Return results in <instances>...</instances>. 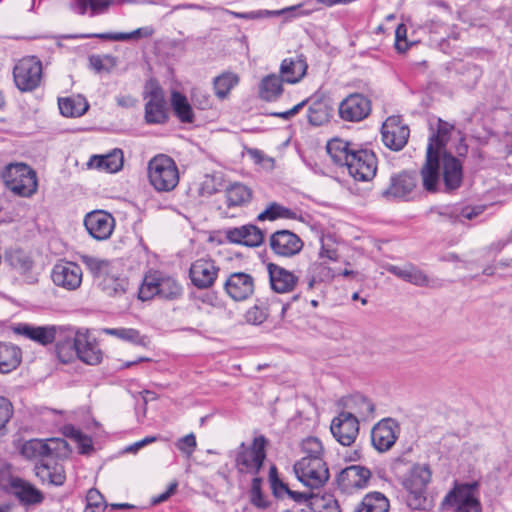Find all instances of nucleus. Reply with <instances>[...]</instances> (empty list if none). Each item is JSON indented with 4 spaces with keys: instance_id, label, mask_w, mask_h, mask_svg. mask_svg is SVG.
I'll list each match as a JSON object with an SVG mask.
<instances>
[{
    "instance_id": "obj_36",
    "label": "nucleus",
    "mask_w": 512,
    "mask_h": 512,
    "mask_svg": "<svg viewBox=\"0 0 512 512\" xmlns=\"http://www.w3.org/2000/svg\"><path fill=\"white\" fill-rule=\"evenodd\" d=\"M307 64L305 60L297 57L286 58L280 65V75L286 83L295 84L306 74Z\"/></svg>"
},
{
    "instance_id": "obj_49",
    "label": "nucleus",
    "mask_w": 512,
    "mask_h": 512,
    "mask_svg": "<svg viewBox=\"0 0 512 512\" xmlns=\"http://www.w3.org/2000/svg\"><path fill=\"white\" fill-rule=\"evenodd\" d=\"M331 116V107L323 101H314L308 108V122L313 126L327 123Z\"/></svg>"
},
{
    "instance_id": "obj_14",
    "label": "nucleus",
    "mask_w": 512,
    "mask_h": 512,
    "mask_svg": "<svg viewBox=\"0 0 512 512\" xmlns=\"http://www.w3.org/2000/svg\"><path fill=\"white\" fill-rule=\"evenodd\" d=\"M54 342L58 359L62 363H70L77 357L81 344L85 342V334L59 326V333Z\"/></svg>"
},
{
    "instance_id": "obj_37",
    "label": "nucleus",
    "mask_w": 512,
    "mask_h": 512,
    "mask_svg": "<svg viewBox=\"0 0 512 512\" xmlns=\"http://www.w3.org/2000/svg\"><path fill=\"white\" fill-rule=\"evenodd\" d=\"M431 481V471L427 465H413L404 477L402 485L404 489H427Z\"/></svg>"
},
{
    "instance_id": "obj_5",
    "label": "nucleus",
    "mask_w": 512,
    "mask_h": 512,
    "mask_svg": "<svg viewBox=\"0 0 512 512\" xmlns=\"http://www.w3.org/2000/svg\"><path fill=\"white\" fill-rule=\"evenodd\" d=\"M267 439L260 435L253 439L251 446L242 442L236 450L235 467L239 473L257 476L266 459Z\"/></svg>"
},
{
    "instance_id": "obj_47",
    "label": "nucleus",
    "mask_w": 512,
    "mask_h": 512,
    "mask_svg": "<svg viewBox=\"0 0 512 512\" xmlns=\"http://www.w3.org/2000/svg\"><path fill=\"white\" fill-rule=\"evenodd\" d=\"M80 259L97 283L114 268L112 262L90 255H82Z\"/></svg>"
},
{
    "instance_id": "obj_35",
    "label": "nucleus",
    "mask_w": 512,
    "mask_h": 512,
    "mask_svg": "<svg viewBox=\"0 0 512 512\" xmlns=\"http://www.w3.org/2000/svg\"><path fill=\"white\" fill-rule=\"evenodd\" d=\"M356 145L339 138H334L328 141L326 150L336 165L346 166L350 159V154L353 153Z\"/></svg>"
},
{
    "instance_id": "obj_59",
    "label": "nucleus",
    "mask_w": 512,
    "mask_h": 512,
    "mask_svg": "<svg viewBox=\"0 0 512 512\" xmlns=\"http://www.w3.org/2000/svg\"><path fill=\"white\" fill-rule=\"evenodd\" d=\"M268 315L267 307L263 302H260L247 310L245 319L249 324L260 325L267 319Z\"/></svg>"
},
{
    "instance_id": "obj_24",
    "label": "nucleus",
    "mask_w": 512,
    "mask_h": 512,
    "mask_svg": "<svg viewBox=\"0 0 512 512\" xmlns=\"http://www.w3.org/2000/svg\"><path fill=\"white\" fill-rule=\"evenodd\" d=\"M442 156V178L444 192L450 193L460 188L463 182V164L451 153L444 152Z\"/></svg>"
},
{
    "instance_id": "obj_56",
    "label": "nucleus",
    "mask_w": 512,
    "mask_h": 512,
    "mask_svg": "<svg viewBox=\"0 0 512 512\" xmlns=\"http://www.w3.org/2000/svg\"><path fill=\"white\" fill-rule=\"evenodd\" d=\"M262 482L261 477L255 476L251 482V488L249 491L250 503L259 509H266L270 506V501L262 493Z\"/></svg>"
},
{
    "instance_id": "obj_42",
    "label": "nucleus",
    "mask_w": 512,
    "mask_h": 512,
    "mask_svg": "<svg viewBox=\"0 0 512 512\" xmlns=\"http://www.w3.org/2000/svg\"><path fill=\"white\" fill-rule=\"evenodd\" d=\"M389 500L380 492L366 494L353 512H389Z\"/></svg>"
},
{
    "instance_id": "obj_48",
    "label": "nucleus",
    "mask_w": 512,
    "mask_h": 512,
    "mask_svg": "<svg viewBox=\"0 0 512 512\" xmlns=\"http://www.w3.org/2000/svg\"><path fill=\"white\" fill-rule=\"evenodd\" d=\"M239 77L231 72H225L213 80L215 95L223 100L227 98L230 91L238 84Z\"/></svg>"
},
{
    "instance_id": "obj_62",
    "label": "nucleus",
    "mask_w": 512,
    "mask_h": 512,
    "mask_svg": "<svg viewBox=\"0 0 512 512\" xmlns=\"http://www.w3.org/2000/svg\"><path fill=\"white\" fill-rule=\"evenodd\" d=\"M197 442L196 437L193 433H190L182 438H180L177 443L176 447L181 452L185 453L187 456H191L196 448Z\"/></svg>"
},
{
    "instance_id": "obj_38",
    "label": "nucleus",
    "mask_w": 512,
    "mask_h": 512,
    "mask_svg": "<svg viewBox=\"0 0 512 512\" xmlns=\"http://www.w3.org/2000/svg\"><path fill=\"white\" fill-rule=\"evenodd\" d=\"M114 0H74L71 9L79 15L94 17L106 13Z\"/></svg>"
},
{
    "instance_id": "obj_55",
    "label": "nucleus",
    "mask_w": 512,
    "mask_h": 512,
    "mask_svg": "<svg viewBox=\"0 0 512 512\" xmlns=\"http://www.w3.org/2000/svg\"><path fill=\"white\" fill-rule=\"evenodd\" d=\"M60 113L65 117H79L82 116L88 109L86 102L80 101L76 104L72 98H62L58 102Z\"/></svg>"
},
{
    "instance_id": "obj_1",
    "label": "nucleus",
    "mask_w": 512,
    "mask_h": 512,
    "mask_svg": "<svg viewBox=\"0 0 512 512\" xmlns=\"http://www.w3.org/2000/svg\"><path fill=\"white\" fill-rule=\"evenodd\" d=\"M71 453L68 442L62 438L47 440L32 439L22 447V454L27 458L41 457L34 466L36 477L42 482L54 486H61L66 480L62 464L54 459L67 458Z\"/></svg>"
},
{
    "instance_id": "obj_64",
    "label": "nucleus",
    "mask_w": 512,
    "mask_h": 512,
    "mask_svg": "<svg viewBox=\"0 0 512 512\" xmlns=\"http://www.w3.org/2000/svg\"><path fill=\"white\" fill-rule=\"evenodd\" d=\"M496 471L501 477L505 479L510 478L512 476V455H508L502 459L497 464Z\"/></svg>"
},
{
    "instance_id": "obj_32",
    "label": "nucleus",
    "mask_w": 512,
    "mask_h": 512,
    "mask_svg": "<svg viewBox=\"0 0 512 512\" xmlns=\"http://www.w3.org/2000/svg\"><path fill=\"white\" fill-rule=\"evenodd\" d=\"M12 494L24 506H35L44 501V494L34 485L21 478L12 483Z\"/></svg>"
},
{
    "instance_id": "obj_52",
    "label": "nucleus",
    "mask_w": 512,
    "mask_h": 512,
    "mask_svg": "<svg viewBox=\"0 0 512 512\" xmlns=\"http://www.w3.org/2000/svg\"><path fill=\"white\" fill-rule=\"evenodd\" d=\"M297 219V213L287 207H284L276 202H272L268 205V207L262 211L258 216L257 220L265 221L270 220L274 221L276 219Z\"/></svg>"
},
{
    "instance_id": "obj_2",
    "label": "nucleus",
    "mask_w": 512,
    "mask_h": 512,
    "mask_svg": "<svg viewBox=\"0 0 512 512\" xmlns=\"http://www.w3.org/2000/svg\"><path fill=\"white\" fill-rule=\"evenodd\" d=\"M442 512H482L477 481L455 483L441 502Z\"/></svg>"
},
{
    "instance_id": "obj_29",
    "label": "nucleus",
    "mask_w": 512,
    "mask_h": 512,
    "mask_svg": "<svg viewBox=\"0 0 512 512\" xmlns=\"http://www.w3.org/2000/svg\"><path fill=\"white\" fill-rule=\"evenodd\" d=\"M15 332L42 346H47L55 341L59 333V326L46 325L34 326L27 323L19 324Z\"/></svg>"
},
{
    "instance_id": "obj_30",
    "label": "nucleus",
    "mask_w": 512,
    "mask_h": 512,
    "mask_svg": "<svg viewBox=\"0 0 512 512\" xmlns=\"http://www.w3.org/2000/svg\"><path fill=\"white\" fill-rule=\"evenodd\" d=\"M267 270L273 291L277 293H288L295 288L298 277L293 272L274 263H269Z\"/></svg>"
},
{
    "instance_id": "obj_51",
    "label": "nucleus",
    "mask_w": 512,
    "mask_h": 512,
    "mask_svg": "<svg viewBox=\"0 0 512 512\" xmlns=\"http://www.w3.org/2000/svg\"><path fill=\"white\" fill-rule=\"evenodd\" d=\"M76 358L88 365H97L102 361V351L96 343L89 341L85 334V342L81 344Z\"/></svg>"
},
{
    "instance_id": "obj_23",
    "label": "nucleus",
    "mask_w": 512,
    "mask_h": 512,
    "mask_svg": "<svg viewBox=\"0 0 512 512\" xmlns=\"http://www.w3.org/2000/svg\"><path fill=\"white\" fill-rule=\"evenodd\" d=\"M440 158L441 155L432 152V148L427 147L425 163L420 170L422 186L429 193H436L440 190Z\"/></svg>"
},
{
    "instance_id": "obj_63",
    "label": "nucleus",
    "mask_w": 512,
    "mask_h": 512,
    "mask_svg": "<svg viewBox=\"0 0 512 512\" xmlns=\"http://www.w3.org/2000/svg\"><path fill=\"white\" fill-rule=\"evenodd\" d=\"M86 506L98 508H108V504L104 500V496L95 488L90 489L86 495Z\"/></svg>"
},
{
    "instance_id": "obj_12",
    "label": "nucleus",
    "mask_w": 512,
    "mask_h": 512,
    "mask_svg": "<svg viewBox=\"0 0 512 512\" xmlns=\"http://www.w3.org/2000/svg\"><path fill=\"white\" fill-rule=\"evenodd\" d=\"M144 119L147 124H164L169 119L168 107L163 89L158 84H151L145 92Z\"/></svg>"
},
{
    "instance_id": "obj_18",
    "label": "nucleus",
    "mask_w": 512,
    "mask_h": 512,
    "mask_svg": "<svg viewBox=\"0 0 512 512\" xmlns=\"http://www.w3.org/2000/svg\"><path fill=\"white\" fill-rule=\"evenodd\" d=\"M84 226L92 238L103 241L112 235L115 219L104 210H94L87 213L84 217Z\"/></svg>"
},
{
    "instance_id": "obj_15",
    "label": "nucleus",
    "mask_w": 512,
    "mask_h": 512,
    "mask_svg": "<svg viewBox=\"0 0 512 512\" xmlns=\"http://www.w3.org/2000/svg\"><path fill=\"white\" fill-rule=\"evenodd\" d=\"M269 246L280 257L291 258L303 249V240L290 230H277L270 235Z\"/></svg>"
},
{
    "instance_id": "obj_17",
    "label": "nucleus",
    "mask_w": 512,
    "mask_h": 512,
    "mask_svg": "<svg viewBox=\"0 0 512 512\" xmlns=\"http://www.w3.org/2000/svg\"><path fill=\"white\" fill-rule=\"evenodd\" d=\"M381 134L386 147L394 151H400L407 144L410 130L399 117L391 116L383 123Z\"/></svg>"
},
{
    "instance_id": "obj_11",
    "label": "nucleus",
    "mask_w": 512,
    "mask_h": 512,
    "mask_svg": "<svg viewBox=\"0 0 512 512\" xmlns=\"http://www.w3.org/2000/svg\"><path fill=\"white\" fill-rule=\"evenodd\" d=\"M445 71L449 79H453L467 89H473L483 75V70L479 65L462 59H453L446 63Z\"/></svg>"
},
{
    "instance_id": "obj_26",
    "label": "nucleus",
    "mask_w": 512,
    "mask_h": 512,
    "mask_svg": "<svg viewBox=\"0 0 512 512\" xmlns=\"http://www.w3.org/2000/svg\"><path fill=\"white\" fill-rule=\"evenodd\" d=\"M226 293L235 301H244L254 293V279L250 274L235 272L224 283Z\"/></svg>"
},
{
    "instance_id": "obj_27",
    "label": "nucleus",
    "mask_w": 512,
    "mask_h": 512,
    "mask_svg": "<svg viewBox=\"0 0 512 512\" xmlns=\"http://www.w3.org/2000/svg\"><path fill=\"white\" fill-rule=\"evenodd\" d=\"M225 237L230 243L247 247H258L264 241L263 232L253 224L228 228L225 230Z\"/></svg>"
},
{
    "instance_id": "obj_58",
    "label": "nucleus",
    "mask_w": 512,
    "mask_h": 512,
    "mask_svg": "<svg viewBox=\"0 0 512 512\" xmlns=\"http://www.w3.org/2000/svg\"><path fill=\"white\" fill-rule=\"evenodd\" d=\"M302 6H303V4H300L298 6H291V7L282 9L280 11L258 10V11H251V12H245V13L230 11V14L234 18H239V19H258V18H262L264 16L284 14L288 11L300 9V8H302Z\"/></svg>"
},
{
    "instance_id": "obj_3",
    "label": "nucleus",
    "mask_w": 512,
    "mask_h": 512,
    "mask_svg": "<svg viewBox=\"0 0 512 512\" xmlns=\"http://www.w3.org/2000/svg\"><path fill=\"white\" fill-rule=\"evenodd\" d=\"M5 186L20 197H31L38 188L36 172L25 163H9L3 167Z\"/></svg>"
},
{
    "instance_id": "obj_19",
    "label": "nucleus",
    "mask_w": 512,
    "mask_h": 512,
    "mask_svg": "<svg viewBox=\"0 0 512 512\" xmlns=\"http://www.w3.org/2000/svg\"><path fill=\"white\" fill-rule=\"evenodd\" d=\"M399 433L400 426L396 420L382 419L371 430L372 444L379 452H386L395 444Z\"/></svg>"
},
{
    "instance_id": "obj_4",
    "label": "nucleus",
    "mask_w": 512,
    "mask_h": 512,
    "mask_svg": "<svg viewBox=\"0 0 512 512\" xmlns=\"http://www.w3.org/2000/svg\"><path fill=\"white\" fill-rule=\"evenodd\" d=\"M150 184L159 192L172 191L179 182L175 161L164 154L153 157L148 163Z\"/></svg>"
},
{
    "instance_id": "obj_21",
    "label": "nucleus",
    "mask_w": 512,
    "mask_h": 512,
    "mask_svg": "<svg viewBox=\"0 0 512 512\" xmlns=\"http://www.w3.org/2000/svg\"><path fill=\"white\" fill-rule=\"evenodd\" d=\"M219 267L210 258H200L194 261L189 269L192 284L198 289H208L217 279Z\"/></svg>"
},
{
    "instance_id": "obj_40",
    "label": "nucleus",
    "mask_w": 512,
    "mask_h": 512,
    "mask_svg": "<svg viewBox=\"0 0 512 512\" xmlns=\"http://www.w3.org/2000/svg\"><path fill=\"white\" fill-rule=\"evenodd\" d=\"M21 350L6 342H0V373L6 374L15 370L21 363Z\"/></svg>"
},
{
    "instance_id": "obj_28",
    "label": "nucleus",
    "mask_w": 512,
    "mask_h": 512,
    "mask_svg": "<svg viewBox=\"0 0 512 512\" xmlns=\"http://www.w3.org/2000/svg\"><path fill=\"white\" fill-rule=\"evenodd\" d=\"M343 410L351 414L356 420L366 421L374 417L375 406L373 402L362 394H353L341 400Z\"/></svg>"
},
{
    "instance_id": "obj_13",
    "label": "nucleus",
    "mask_w": 512,
    "mask_h": 512,
    "mask_svg": "<svg viewBox=\"0 0 512 512\" xmlns=\"http://www.w3.org/2000/svg\"><path fill=\"white\" fill-rule=\"evenodd\" d=\"M372 111L371 100L362 93H351L339 104V117L346 122H360Z\"/></svg>"
},
{
    "instance_id": "obj_7",
    "label": "nucleus",
    "mask_w": 512,
    "mask_h": 512,
    "mask_svg": "<svg viewBox=\"0 0 512 512\" xmlns=\"http://www.w3.org/2000/svg\"><path fill=\"white\" fill-rule=\"evenodd\" d=\"M42 72V62L37 56H25L13 68L14 83L22 92L33 91L41 83Z\"/></svg>"
},
{
    "instance_id": "obj_9",
    "label": "nucleus",
    "mask_w": 512,
    "mask_h": 512,
    "mask_svg": "<svg viewBox=\"0 0 512 512\" xmlns=\"http://www.w3.org/2000/svg\"><path fill=\"white\" fill-rule=\"evenodd\" d=\"M297 479L310 489L322 487L329 479V470L324 460L300 459L294 464Z\"/></svg>"
},
{
    "instance_id": "obj_61",
    "label": "nucleus",
    "mask_w": 512,
    "mask_h": 512,
    "mask_svg": "<svg viewBox=\"0 0 512 512\" xmlns=\"http://www.w3.org/2000/svg\"><path fill=\"white\" fill-rule=\"evenodd\" d=\"M13 415V406L11 402L0 396V431L6 428L7 423Z\"/></svg>"
},
{
    "instance_id": "obj_44",
    "label": "nucleus",
    "mask_w": 512,
    "mask_h": 512,
    "mask_svg": "<svg viewBox=\"0 0 512 512\" xmlns=\"http://www.w3.org/2000/svg\"><path fill=\"white\" fill-rule=\"evenodd\" d=\"M406 492L405 501L412 510H431L434 506V499L428 495L427 489H404Z\"/></svg>"
},
{
    "instance_id": "obj_8",
    "label": "nucleus",
    "mask_w": 512,
    "mask_h": 512,
    "mask_svg": "<svg viewBox=\"0 0 512 512\" xmlns=\"http://www.w3.org/2000/svg\"><path fill=\"white\" fill-rule=\"evenodd\" d=\"M349 174L357 181L372 180L377 171V158L375 153L356 145L346 165Z\"/></svg>"
},
{
    "instance_id": "obj_34",
    "label": "nucleus",
    "mask_w": 512,
    "mask_h": 512,
    "mask_svg": "<svg viewBox=\"0 0 512 512\" xmlns=\"http://www.w3.org/2000/svg\"><path fill=\"white\" fill-rule=\"evenodd\" d=\"M123 152L115 148L105 155H94L90 158L88 165L109 173H116L123 167Z\"/></svg>"
},
{
    "instance_id": "obj_20",
    "label": "nucleus",
    "mask_w": 512,
    "mask_h": 512,
    "mask_svg": "<svg viewBox=\"0 0 512 512\" xmlns=\"http://www.w3.org/2000/svg\"><path fill=\"white\" fill-rule=\"evenodd\" d=\"M371 475V471L364 466L350 465L340 471L337 484L343 492L352 493L354 490L366 488Z\"/></svg>"
},
{
    "instance_id": "obj_22",
    "label": "nucleus",
    "mask_w": 512,
    "mask_h": 512,
    "mask_svg": "<svg viewBox=\"0 0 512 512\" xmlns=\"http://www.w3.org/2000/svg\"><path fill=\"white\" fill-rule=\"evenodd\" d=\"M55 285L67 290H75L82 282L81 267L71 261H61L54 265L51 273Z\"/></svg>"
},
{
    "instance_id": "obj_41",
    "label": "nucleus",
    "mask_w": 512,
    "mask_h": 512,
    "mask_svg": "<svg viewBox=\"0 0 512 512\" xmlns=\"http://www.w3.org/2000/svg\"><path fill=\"white\" fill-rule=\"evenodd\" d=\"M453 129L454 125L442 119H438L437 129L430 135L427 147L431 146L432 152H435L440 155L446 152L445 148L450 139V135Z\"/></svg>"
},
{
    "instance_id": "obj_46",
    "label": "nucleus",
    "mask_w": 512,
    "mask_h": 512,
    "mask_svg": "<svg viewBox=\"0 0 512 512\" xmlns=\"http://www.w3.org/2000/svg\"><path fill=\"white\" fill-rule=\"evenodd\" d=\"M101 332L134 345L146 347L149 344L148 337L141 335L140 332L134 328H102Z\"/></svg>"
},
{
    "instance_id": "obj_57",
    "label": "nucleus",
    "mask_w": 512,
    "mask_h": 512,
    "mask_svg": "<svg viewBox=\"0 0 512 512\" xmlns=\"http://www.w3.org/2000/svg\"><path fill=\"white\" fill-rule=\"evenodd\" d=\"M483 212V207H463L451 209L449 212H441L440 216L447 217L451 222H460L462 218L471 220Z\"/></svg>"
},
{
    "instance_id": "obj_25",
    "label": "nucleus",
    "mask_w": 512,
    "mask_h": 512,
    "mask_svg": "<svg viewBox=\"0 0 512 512\" xmlns=\"http://www.w3.org/2000/svg\"><path fill=\"white\" fill-rule=\"evenodd\" d=\"M388 271L398 278L419 287L440 288L442 281L437 278H430L424 271L413 264L405 267L391 265Z\"/></svg>"
},
{
    "instance_id": "obj_10",
    "label": "nucleus",
    "mask_w": 512,
    "mask_h": 512,
    "mask_svg": "<svg viewBox=\"0 0 512 512\" xmlns=\"http://www.w3.org/2000/svg\"><path fill=\"white\" fill-rule=\"evenodd\" d=\"M418 177L415 172L402 171L391 175L389 186L381 192L388 200L409 201L416 190Z\"/></svg>"
},
{
    "instance_id": "obj_43",
    "label": "nucleus",
    "mask_w": 512,
    "mask_h": 512,
    "mask_svg": "<svg viewBox=\"0 0 512 512\" xmlns=\"http://www.w3.org/2000/svg\"><path fill=\"white\" fill-rule=\"evenodd\" d=\"M228 207H240L247 205L252 199V190L239 182L230 184L225 189Z\"/></svg>"
},
{
    "instance_id": "obj_54",
    "label": "nucleus",
    "mask_w": 512,
    "mask_h": 512,
    "mask_svg": "<svg viewBox=\"0 0 512 512\" xmlns=\"http://www.w3.org/2000/svg\"><path fill=\"white\" fill-rule=\"evenodd\" d=\"M302 452L305 454L301 459L310 461L323 460L324 448L322 442L313 436L305 438L301 443Z\"/></svg>"
},
{
    "instance_id": "obj_16",
    "label": "nucleus",
    "mask_w": 512,
    "mask_h": 512,
    "mask_svg": "<svg viewBox=\"0 0 512 512\" xmlns=\"http://www.w3.org/2000/svg\"><path fill=\"white\" fill-rule=\"evenodd\" d=\"M330 431L339 444L351 446L359 434V421L351 414L340 411L332 419Z\"/></svg>"
},
{
    "instance_id": "obj_31",
    "label": "nucleus",
    "mask_w": 512,
    "mask_h": 512,
    "mask_svg": "<svg viewBox=\"0 0 512 512\" xmlns=\"http://www.w3.org/2000/svg\"><path fill=\"white\" fill-rule=\"evenodd\" d=\"M154 34V29L151 26H145L141 28H137L136 30L128 33L118 32V33H88V34H80V35H67L64 36L65 39H90V38H98L102 40H112V41H129V40H139L142 38H149Z\"/></svg>"
},
{
    "instance_id": "obj_45",
    "label": "nucleus",
    "mask_w": 512,
    "mask_h": 512,
    "mask_svg": "<svg viewBox=\"0 0 512 512\" xmlns=\"http://www.w3.org/2000/svg\"><path fill=\"white\" fill-rule=\"evenodd\" d=\"M171 106L175 116L182 123H193L194 113L187 97L178 91L171 94Z\"/></svg>"
},
{
    "instance_id": "obj_53",
    "label": "nucleus",
    "mask_w": 512,
    "mask_h": 512,
    "mask_svg": "<svg viewBox=\"0 0 512 512\" xmlns=\"http://www.w3.org/2000/svg\"><path fill=\"white\" fill-rule=\"evenodd\" d=\"M89 68L96 73H110L118 64V59L115 56L106 55H90L88 58Z\"/></svg>"
},
{
    "instance_id": "obj_50",
    "label": "nucleus",
    "mask_w": 512,
    "mask_h": 512,
    "mask_svg": "<svg viewBox=\"0 0 512 512\" xmlns=\"http://www.w3.org/2000/svg\"><path fill=\"white\" fill-rule=\"evenodd\" d=\"M287 496L296 503H307V511L317 510L318 508L324 507L326 505L325 503H327L325 500L327 495H319L313 492H298L290 489Z\"/></svg>"
},
{
    "instance_id": "obj_60",
    "label": "nucleus",
    "mask_w": 512,
    "mask_h": 512,
    "mask_svg": "<svg viewBox=\"0 0 512 512\" xmlns=\"http://www.w3.org/2000/svg\"><path fill=\"white\" fill-rule=\"evenodd\" d=\"M191 99L194 106L200 110H206L212 107L211 96L201 89H193Z\"/></svg>"
},
{
    "instance_id": "obj_33",
    "label": "nucleus",
    "mask_w": 512,
    "mask_h": 512,
    "mask_svg": "<svg viewBox=\"0 0 512 512\" xmlns=\"http://www.w3.org/2000/svg\"><path fill=\"white\" fill-rule=\"evenodd\" d=\"M99 288L109 297H121L129 289V280L125 276H120L115 267L98 283Z\"/></svg>"
},
{
    "instance_id": "obj_39",
    "label": "nucleus",
    "mask_w": 512,
    "mask_h": 512,
    "mask_svg": "<svg viewBox=\"0 0 512 512\" xmlns=\"http://www.w3.org/2000/svg\"><path fill=\"white\" fill-rule=\"evenodd\" d=\"M285 82L281 75L269 74L259 84V97L264 101H275L283 93L282 83Z\"/></svg>"
},
{
    "instance_id": "obj_6",
    "label": "nucleus",
    "mask_w": 512,
    "mask_h": 512,
    "mask_svg": "<svg viewBox=\"0 0 512 512\" xmlns=\"http://www.w3.org/2000/svg\"><path fill=\"white\" fill-rule=\"evenodd\" d=\"M183 289L179 282L170 276L160 273L147 275L138 290V297L142 301L158 296L167 300H174L182 295Z\"/></svg>"
}]
</instances>
